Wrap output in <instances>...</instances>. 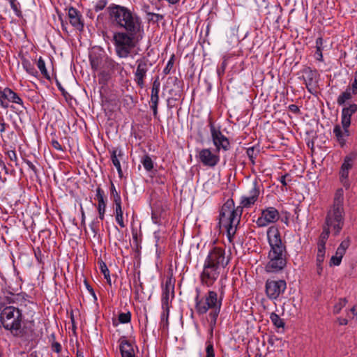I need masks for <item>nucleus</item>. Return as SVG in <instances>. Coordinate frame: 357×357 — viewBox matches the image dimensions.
<instances>
[{
  "label": "nucleus",
  "instance_id": "44",
  "mask_svg": "<svg viewBox=\"0 0 357 357\" xmlns=\"http://www.w3.org/2000/svg\"><path fill=\"white\" fill-rule=\"evenodd\" d=\"M206 357H215L213 346L211 343H210V342L208 343L206 348Z\"/></svg>",
  "mask_w": 357,
  "mask_h": 357
},
{
  "label": "nucleus",
  "instance_id": "23",
  "mask_svg": "<svg viewBox=\"0 0 357 357\" xmlns=\"http://www.w3.org/2000/svg\"><path fill=\"white\" fill-rule=\"evenodd\" d=\"M119 349L122 357H135L131 343L125 337L121 339Z\"/></svg>",
  "mask_w": 357,
  "mask_h": 357
},
{
  "label": "nucleus",
  "instance_id": "18",
  "mask_svg": "<svg viewBox=\"0 0 357 357\" xmlns=\"http://www.w3.org/2000/svg\"><path fill=\"white\" fill-rule=\"evenodd\" d=\"M174 286L172 283L171 279H169L165 282V286L163 289L162 296V307L163 310H169V295L170 291H172V297L174 296Z\"/></svg>",
  "mask_w": 357,
  "mask_h": 357
},
{
  "label": "nucleus",
  "instance_id": "11",
  "mask_svg": "<svg viewBox=\"0 0 357 357\" xmlns=\"http://www.w3.org/2000/svg\"><path fill=\"white\" fill-rule=\"evenodd\" d=\"M280 218L277 209L273 207H269L264 210L261 216L257 220V225L259 227H265L269 223L275 222Z\"/></svg>",
  "mask_w": 357,
  "mask_h": 357
},
{
  "label": "nucleus",
  "instance_id": "21",
  "mask_svg": "<svg viewBox=\"0 0 357 357\" xmlns=\"http://www.w3.org/2000/svg\"><path fill=\"white\" fill-rule=\"evenodd\" d=\"M68 17L70 24L78 30H82L84 24L81 20V15L79 12L74 8L71 7L68 10Z\"/></svg>",
  "mask_w": 357,
  "mask_h": 357
},
{
  "label": "nucleus",
  "instance_id": "35",
  "mask_svg": "<svg viewBox=\"0 0 357 357\" xmlns=\"http://www.w3.org/2000/svg\"><path fill=\"white\" fill-rule=\"evenodd\" d=\"M347 303V298H340L339 302L335 305L333 308V313L338 314L341 311V310L345 306Z\"/></svg>",
  "mask_w": 357,
  "mask_h": 357
},
{
  "label": "nucleus",
  "instance_id": "53",
  "mask_svg": "<svg viewBox=\"0 0 357 357\" xmlns=\"http://www.w3.org/2000/svg\"><path fill=\"white\" fill-rule=\"evenodd\" d=\"M52 145L55 149L62 151L61 145L56 140H52Z\"/></svg>",
  "mask_w": 357,
  "mask_h": 357
},
{
  "label": "nucleus",
  "instance_id": "24",
  "mask_svg": "<svg viewBox=\"0 0 357 357\" xmlns=\"http://www.w3.org/2000/svg\"><path fill=\"white\" fill-rule=\"evenodd\" d=\"M104 191L100 188H98L96 189V198L98 202V211L99 213V218L100 220L104 219V214L105 212L106 204L104 199Z\"/></svg>",
  "mask_w": 357,
  "mask_h": 357
},
{
  "label": "nucleus",
  "instance_id": "8",
  "mask_svg": "<svg viewBox=\"0 0 357 357\" xmlns=\"http://www.w3.org/2000/svg\"><path fill=\"white\" fill-rule=\"evenodd\" d=\"M0 321L13 335L19 334L22 321V310L12 305L6 307L0 314Z\"/></svg>",
  "mask_w": 357,
  "mask_h": 357
},
{
  "label": "nucleus",
  "instance_id": "49",
  "mask_svg": "<svg viewBox=\"0 0 357 357\" xmlns=\"http://www.w3.org/2000/svg\"><path fill=\"white\" fill-rule=\"evenodd\" d=\"M52 349L56 353H59L61 350V346L59 342H54L52 345Z\"/></svg>",
  "mask_w": 357,
  "mask_h": 357
},
{
  "label": "nucleus",
  "instance_id": "12",
  "mask_svg": "<svg viewBox=\"0 0 357 357\" xmlns=\"http://www.w3.org/2000/svg\"><path fill=\"white\" fill-rule=\"evenodd\" d=\"M356 158L355 154H350L344 158V162L341 166L340 171V181L342 185L346 188H349V182L347 179L349 176V170L352 167L353 162Z\"/></svg>",
  "mask_w": 357,
  "mask_h": 357
},
{
  "label": "nucleus",
  "instance_id": "31",
  "mask_svg": "<svg viewBox=\"0 0 357 357\" xmlns=\"http://www.w3.org/2000/svg\"><path fill=\"white\" fill-rule=\"evenodd\" d=\"M333 133L335 134L337 141L342 144L344 145L345 143V140L343 137L344 133L342 131V129L339 125H336L333 129Z\"/></svg>",
  "mask_w": 357,
  "mask_h": 357
},
{
  "label": "nucleus",
  "instance_id": "57",
  "mask_svg": "<svg viewBox=\"0 0 357 357\" xmlns=\"http://www.w3.org/2000/svg\"><path fill=\"white\" fill-rule=\"evenodd\" d=\"M84 284L86 285V289L91 293V294L92 296H95V292H94L93 288L89 284V283L87 282V281L86 280H84Z\"/></svg>",
  "mask_w": 357,
  "mask_h": 357
},
{
  "label": "nucleus",
  "instance_id": "20",
  "mask_svg": "<svg viewBox=\"0 0 357 357\" xmlns=\"http://www.w3.org/2000/svg\"><path fill=\"white\" fill-rule=\"evenodd\" d=\"M123 69V67L112 59L107 56L105 58L102 64V73H113L115 71L121 72Z\"/></svg>",
  "mask_w": 357,
  "mask_h": 357
},
{
  "label": "nucleus",
  "instance_id": "54",
  "mask_svg": "<svg viewBox=\"0 0 357 357\" xmlns=\"http://www.w3.org/2000/svg\"><path fill=\"white\" fill-rule=\"evenodd\" d=\"M169 312V310L168 311L164 310V312L161 316V320L162 321L165 320L167 324V321H168Z\"/></svg>",
  "mask_w": 357,
  "mask_h": 357
},
{
  "label": "nucleus",
  "instance_id": "32",
  "mask_svg": "<svg viewBox=\"0 0 357 357\" xmlns=\"http://www.w3.org/2000/svg\"><path fill=\"white\" fill-rule=\"evenodd\" d=\"M37 66L38 68V69L40 70V71L41 72V74L47 79H50V77L47 73V70L45 68V61L44 60L42 59V57H40L38 61V63H37Z\"/></svg>",
  "mask_w": 357,
  "mask_h": 357
},
{
  "label": "nucleus",
  "instance_id": "22",
  "mask_svg": "<svg viewBox=\"0 0 357 357\" xmlns=\"http://www.w3.org/2000/svg\"><path fill=\"white\" fill-rule=\"evenodd\" d=\"M110 153L112 162L116 168L119 176L122 177L123 172L120 164V159L123 156V152L120 149H114L110 151Z\"/></svg>",
  "mask_w": 357,
  "mask_h": 357
},
{
  "label": "nucleus",
  "instance_id": "25",
  "mask_svg": "<svg viewBox=\"0 0 357 357\" xmlns=\"http://www.w3.org/2000/svg\"><path fill=\"white\" fill-rule=\"evenodd\" d=\"M303 77L307 89L310 91V87L315 83L316 73L310 68L303 70Z\"/></svg>",
  "mask_w": 357,
  "mask_h": 357
},
{
  "label": "nucleus",
  "instance_id": "55",
  "mask_svg": "<svg viewBox=\"0 0 357 357\" xmlns=\"http://www.w3.org/2000/svg\"><path fill=\"white\" fill-rule=\"evenodd\" d=\"M8 155L11 160L15 161L17 160V155L14 151H8Z\"/></svg>",
  "mask_w": 357,
  "mask_h": 357
},
{
  "label": "nucleus",
  "instance_id": "5",
  "mask_svg": "<svg viewBox=\"0 0 357 357\" xmlns=\"http://www.w3.org/2000/svg\"><path fill=\"white\" fill-rule=\"evenodd\" d=\"M222 300V296L218 298V294L214 291H209L205 296L204 301L199 299V295L195 298V310L199 314H206L208 310H211L208 314L211 335L220 311Z\"/></svg>",
  "mask_w": 357,
  "mask_h": 357
},
{
  "label": "nucleus",
  "instance_id": "48",
  "mask_svg": "<svg viewBox=\"0 0 357 357\" xmlns=\"http://www.w3.org/2000/svg\"><path fill=\"white\" fill-rule=\"evenodd\" d=\"M115 205H116V209H115L116 215H118V216L123 215V211L121 208V202L115 203Z\"/></svg>",
  "mask_w": 357,
  "mask_h": 357
},
{
  "label": "nucleus",
  "instance_id": "14",
  "mask_svg": "<svg viewBox=\"0 0 357 357\" xmlns=\"http://www.w3.org/2000/svg\"><path fill=\"white\" fill-rule=\"evenodd\" d=\"M357 111V105L351 104L348 107L343 108L342 112V125L344 133L349 135V127L351 124V117Z\"/></svg>",
  "mask_w": 357,
  "mask_h": 357
},
{
  "label": "nucleus",
  "instance_id": "2",
  "mask_svg": "<svg viewBox=\"0 0 357 357\" xmlns=\"http://www.w3.org/2000/svg\"><path fill=\"white\" fill-rule=\"evenodd\" d=\"M230 261L229 255L220 247L213 248L204 261L200 275L201 282L207 287L212 286L225 271Z\"/></svg>",
  "mask_w": 357,
  "mask_h": 357
},
{
  "label": "nucleus",
  "instance_id": "36",
  "mask_svg": "<svg viewBox=\"0 0 357 357\" xmlns=\"http://www.w3.org/2000/svg\"><path fill=\"white\" fill-rule=\"evenodd\" d=\"M131 314L130 312L126 313H120L119 315V321L121 324H127L130 321Z\"/></svg>",
  "mask_w": 357,
  "mask_h": 357
},
{
  "label": "nucleus",
  "instance_id": "33",
  "mask_svg": "<svg viewBox=\"0 0 357 357\" xmlns=\"http://www.w3.org/2000/svg\"><path fill=\"white\" fill-rule=\"evenodd\" d=\"M259 153V149L257 147L252 146L247 149V155L252 162L255 163V159Z\"/></svg>",
  "mask_w": 357,
  "mask_h": 357
},
{
  "label": "nucleus",
  "instance_id": "51",
  "mask_svg": "<svg viewBox=\"0 0 357 357\" xmlns=\"http://www.w3.org/2000/svg\"><path fill=\"white\" fill-rule=\"evenodd\" d=\"M116 220L118 222V224L120 225L121 227L123 228L126 227L123 220V215H116Z\"/></svg>",
  "mask_w": 357,
  "mask_h": 357
},
{
  "label": "nucleus",
  "instance_id": "50",
  "mask_svg": "<svg viewBox=\"0 0 357 357\" xmlns=\"http://www.w3.org/2000/svg\"><path fill=\"white\" fill-rule=\"evenodd\" d=\"M326 243V241H324L323 239L319 238L317 250H326V247H325Z\"/></svg>",
  "mask_w": 357,
  "mask_h": 357
},
{
  "label": "nucleus",
  "instance_id": "63",
  "mask_svg": "<svg viewBox=\"0 0 357 357\" xmlns=\"http://www.w3.org/2000/svg\"><path fill=\"white\" fill-rule=\"evenodd\" d=\"M90 229L92 231L93 234V236H95L97 234V229L95 228L94 227V223L92 222L91 225H90Z\"/></svg>",
  "mask_w": 357,
  "mask_h": 357
},
{
  "label": "nucleus",
  "instance_id": "59",
  "mask_svg": "<svg viewBox=\"0 0 357 357\" xmlns=\"http://www.w3.org/2000/svg\"><path fill=\"white\" fill-rule=\"evenodd\" d=\"M337 321L340 325H347L348 323L347 319L344 318H338Z\"/></svg>",
  "mask_w": 357,
  "mask_h": 357
},
{
  "label": "nucleus",
  "instance_id": "3",
  "mask_svg": "<svg viewBox=\"0 0 357 357\" xmlns=\"http://www.w3.org/2000/svg\"><path fill=\"white\" fill-rule=\"evenodd\" d=\"M267 236L271 250L268 252V262L265 266L268 273H278L282 271L287 264V250L282 243L278 229L271 227L267 231Z\"/></svg>",
  "mask_w": 357,
  "mask_h": 357
},
{
  "label": "nucleus",
  "instance_id": "40",
  "mask_svg": "<svg viewBox=\"0 0 357 357\" xmlns=\"http://www.w3.org/2000/svg\"><path fill=\"white\" fill-rule=\"evenodd\" d=\"M174 56L173 55L171 59L169 60L166 67L164 68L163 70V73L165 75H167L170 73V70H172V68H173L174 66Z\"/></svg>",
  "mask_w": 357,
  "mask_h": 357
},
{
  "label": "nucleus",
  "instance_id": "9",
  "mask_svg": "<svg viewBox=\"0 0 357 357\" xmlns=\"http://www.w3.org/2000/svg\"><path fill=\"white\" fill-rule=\"evenodd\" d=\"M287 288L286 282L283 280H267L265 289L266 294L268 298L274 300L278 298Z\"/></svg>",
  "mask_w": 357,
  "mask_h": 357
},
{
  "label": "nucleus",
  "instance_id": "6",
  "mask_svg": "<svg viewBox=\"0 0 357 357\" xmlns=\"http://www.w3.org/2000/svg\"><path fill=\"white\" fill-rule=\"evenodd\" d=\"M344 192L342 188L336 190L333 204L328 211L326 217L325 225L332 227L335 231V234L340 233L344 225Z\"/></svg>",
  "mask_w": 357,
  "mask_h": 357
},
{
  "label": "nucleus",
  "instance_id": "61",
  "mask_svg": "<svg viewBox=\"0 0 357 357\" xmlns=\"http://www.w3.org/2000/svg\"><path fill=\"white\" fill-rule=\"evenodd\" d=\"M288 176H289L288 174H285L284 176H281L280 182L282 183V184L284 186L287 185L286 178L288 177Z\"/></svg>",
  "mask_w": 357,
  "mask_h": 357
},
{
  "label": "nucleus",
  "instance_id": "38",
  "mask_svg": "<svg viewBox=\"0 0 357 357\" xmlns=\"http://www.w3.org/2000/svg\"><path fill=\"white\" fill-rule=\"evenodd\" d=\"M10 3L11 8L13 10V11L15 12V15L19 17H22V12L16 3V0H10Z\"/></svg>",
  "mask_w": 357,
  "mask_h": 357
},
{
  "label": "nucleus",
  "instance_id": "15",
  "mask_svg": "<svg viewBox=\"0 0 357 357\" xmlns=\"http://www.w3.org/2000/svg\"><path fill=\"white\" fill-rule=\"evenodd\" d=\"M34 324L33 321H28L24 323V326L22 328V325L20 327V332L17 335H13L14 336L19 337L22 338L25 341H31L33 340L35 337V332H34Z\"/></svg>",
  "mask_w": 357,
  "mask_h": 357
},
{
  "label": "nucleus",
  "instance_id": "29",
  "mask_svg": "<svg viewBox=\"0 0 357 357\" xmlns=\"http://www.w3.org/2000/svg\"><path fill=\"white\" fill-rule=\"evenodd\" d=\"M141 162L146 171L150 172L153 169V162L148 155L142 158Z\"/></svg>",
  "mask_w": 357,
  "mask_h": 357
},
{
  "label": "nucleus",
  "instance_id": "52",
  "mask_svg": "<svg viewBox=\"0 0 357 357\" xmlns=\"http://www.w3.org/2000/svg\"><path fill=\"white\" fill-rule=\"evenodd\" d=\"M352 93L354 94L357 93V73H356L354 82L352 84Z\"/></svg>",
  "mask_w": 357,
  "mask_h": 357
},
{
  "label": "nucleus",
  "instance_id": "4",
  "mask_svg": "<svg viewBox=\"0 0 357 357\" xmlns=\"http://www.w3.org/2000/svg\"><path fill=\"white\" fill-rule=\"evenodd\" d=\"M107 10L113 24L126 31H139L141 24L139 18L130 9L113 3L107 8Z\"/></svg>",
  "mask_w": 357,
  "mask_h": 357
},
{
  "label": "nucleus",
  "instance_id": "39",
  "mask_svg": "<svg viewBox=\"0 0 357 357\" xmlns=\"http://www.w3.org/2000/svg\"><path fill=\"white\" fill-rule=\"evenodd\" d=\"M111 192L114 197V203L121 202V196H120L119 193L116 191V190L112 183V186H111Z\"/></svg>",
  "mask_w": 357,
  "mask_h": 357
},
{
  "label": "nucleus",
  "instance_id": "7",
  "mask_svg": "<svg viewBox=\"0 0 357 357\" xmlns=\"http://www.w3.org/2000/svg\"><path fill=\"white\" fill-rule=\"evenodd\" d=\"M137 32L119 31L114 33L113 40L116 55L120 58H127L136 47L137 41L135 36Z\"/></svg>",
  "mask_w": 357,
  "mask_h": 357
},
{
  "label": "nucleus",
  "instance_id": "47",
  "mask_svg": "<svg viewBox=\"0 0 357 357\" xmlns=\"http://www.w3.org/2000/svg\"><path fill=\"white\" fill-rule=\"evenodd\" d=\"M322 44H323V40L321 38H318L317 40H316V47H317V52H320V59L322 58V53H321V46H322Z\"/></svg>",
  "mask_w": 357,
  "mask_h": 357
},
{
  "label": "nucleus",
  "instance_id": "34",
  "mask_svg": "<svg viewBox=\"0 0 357 357\" xmlns=\"http://www.w3.org/2000/svg\"><path fill=\"white\" fill-rule=\"evenodd\" d=\"M100 268L101 273H103L105 278L107 280V282L111 284V279L109 276V271L106 265V264L103 261L100 262Z\"/></svg>",
  "mask_w": 357,
  "mask_h": 357
},
{
  "label": "nucleus",
  "instance_id": "28",
  "mask_svg": "<svg viewBox=\"0 0 357 357\" xmlns=\"http://www.w3.org/2000/svg\"><path fill=\"white\" fill-rule=\"evenodd\" d=\"M270 319L275 326L277 328H283L284 326V321L275 312H272Z\"/></svg>",
  "mask_w": 357,
  "mask_h": 357
},
{
  "label": "nucleus",
  "instance_id": "19",
  "mask_svg": "<svg viewBox=\"0 0 357 357\" xmlns=\"http://www.w3.org/2000/svg\"><path fill=\"white\" fill-rule=\"evenodd\" d=\"M3 100L8 105L9 102H13L20 105L22 108H24L21 98L9 88H5L3 90Z\"/></svg>",
  "mask_w": 357,
  "mask_h": 357
},
{
  "label": "nucleus",
  "instance_id": "16",
  "mask_svg": "<svg viewBox=\"0 0 357 357\" xmlns=\"http://www.w3.org/2000/svg\"><path fill=\"white\" fill-rule=\"evenodd\" d=\"M160 82L158 77H157L153 82L151 94V109H153V114L154 117L157 116L158 114V104L159 101V91H160Z\"/></svg>",
  "mask_w": 357,
  "mask_h": 357
},
{
  "label": "nucleus",
  "instance_id": "62",
  "mask_svg": "<svg viewBox=\"0 0 357 357\" xmlns=\"http://www.w3.org/2000/svg\"><path fill=\"white\" fill-rule=\"evenodd\" d=\"M57 86L59 87V89L62 92V94L66 97V95L68 93L64 90V89L61 86V85L59 83H57Z\"/></svg>",
  "mask_w": 357,
  "mask_h": 357
},
{
  "label": "nucleus",
  "instance_id": "64",
  "mask_svg": "<svg viewBox=\"0 0 357 357\" xmlns=\"http://www.w3.org/2000/svg\"><path fill=\"white\" fill-rule=\"evenodd\" d=\"M26 164L33 171H36V167L32 162H31L30 161H26Z\"/></svg>",
  "mask_w": 357,
  "mask_h": 357
},
{
  "label": "nucleus",
  "instance_id": "58",
  "mask_svg": "<svg viewBox=\"0 0 357 357\" xmlns=\"http://www.w3.org/2000/svg\"><path fill=\"white\" fill-rule=\"evenodd\" d=\"M323 267L322 264H317V273L319 275L322 274Z\"/></svg>",
  "mask_w": 357,
  "mask_h": 357
},
{
  "label": "nucleus",
  "instance_id": "10",
  "mask_svg": "<svg viewBox=\"0 0 357 357\" xmlns=\"http://www.w3.org/2000/svg\"><path fill=\"white\" fill-rule=\"evenodd\" d=\"M210 128L213 142L217 151H219L220 149L225 151L228 150L229 148L228 139L222 135L220 130L216 129L212 123H210Z\"/></svg>",
  "mask_w": 357,
  "mask_h": 357
},
{
  "label": "nucleus",
  "instance_id": "46",
  "mask_svg": "<svg viewBox=\"0 0 357 357\" xmlns=\"http://www.w3.org/2000/svg\"><path fill=\"white\" fill-rule=\"evenodd\" d=\"M152 220L155 224L161 225V215L158 214L156 211L152 212Z\"/></svg>",
  "mask_w": 357,
  "mask_h": 357
},
{
  "label": "nucleus",
  "instance_id": "30",
  "mask_svg": "<svg viewBox=\"0 0 357 357\" xmlns=\"http://www.w3.org/2000/svg\"><path fill=\"white\" fill-rule=\"evenodd\" d=\"M351 98V89H347L344 92H343L337 98V103L340 105H343L346 100H348Z\"/></svg>",
  "mask_w": 357,
  "mask_h": 357
},
{
  "label": "nucleus",
  "instance_id": "43",
  "mask_svg": "<svg viewBox=\"0 0 357 357\" xmlns=\"http://www.w3.org/2000/svg\"><path fill=\"white\" fill-rule=\"evenodd\" d=\"M350 245V241L349 238L344 240L340 243V246L337 248L340 250L342 251L343 252H346L347 249L349 248Z\"/></svg>",
  "mask_w": 357,
  "mask_h": 357
},
{
  "label": "nucleus",
  "instance_id": "45",
  "mask_svg": "<svg viewBox=\"0 0 357 357\" xmlns=\"http://www.w3.org/2000/svg\"><path fill=\"white\" fill-rule=\"evenodd\" d=\"M106 5H107L106 0H100L95 6V10L96 12L102 10L104 8H105Z\"/></svg>",
  "mask_w": 357,
  "mask_h": 357
},
{
  "label": "nucleus",
  "instance_id": "37",
  "mask_svg": "<svg viewBox=\"0 0 357 357\" xmlns=\"http://www.w3.org/2000/svg\"><path fill=\"white\" fill-rule=\"evenodd\" d=\"M148 15V20L149 21H152L153 22H158L159 21L162 20L164 17L162 15L153 13H147Z\"/></svg>",
  "mask_w": 357,
  "mask_h": 357
},
{
  "label": "nucleus",
  "instance_id": "27",
  "mask_svg": "<svg viewBox=\"0 0 357 357\" xmlns=\"http://www.w3.org/2000/svg\"><path fill=\"white\" fill-rule=\"evenodd\" d=\"M344 254L342 251L337 249L335 255L331 258L330 266H339Z\"/></svg>",
  "mask_w": 357,
  "mask_h": 357
},
{
  "label": "nucleus",
  "instance_id": "56",
  "mask_svg": "<svg viewBox=\"0 0 357 357\" xmlns=\"http://www.w3.org/2000/svg\"><path fill=\"white\" fill-rule=\"evenodd\" d=\"M289 109L291 112L294 113H298L299 112V108L296 105H290Z\"/></svg>",
  "mask_w": 357,
  "mask_h": 357
},
{
  "label": "nucleus",
  "instance_id": "13",
  "mask_svg": "<svg viewBox=\"0 0 357 357\" xmlns=\"http://www.w3.org/2000/svg\"><path fill=\"white\" fill-rule=\"evenodd\" d=\"M199 159L205 166L213 167L220 160L219 155L213 153L208 149H203L199 152Z\"/></svg>",
  "mask_w": 357,
  "mask_h": 357
},
{
  "label": "nucleus",
  "instance_id": "42",
  "mask_svg": "<svg viewBox=\"0 0 357 357\" xmlns=\"http://www.w3.org/2000/svg\"><path fill=\"white\" fill-rule=\"evenodd\" d=\"M330 233V227L324 225L323 228V231L321 232L319 238L323 239L324 241H327Z\"/></svg>",
  "mask_w": 357,
  "mask_h": 357
},
{
  "label": "nucleus",
  "instance_id": "41",
  "mask_svg": "<svg viewBox=\"0 0 357 357\" xmlns=\"http://www.w3.org/2000/svg\"><path fill=\"white\" fill-rule=\"evenodd\" d=\"M326 250H317V264H323L325 259Z\"/></svg>",
  "mask_w": 357,
  "mask_h": 357
},
{
  "label": "nucleus",
  "instance_id": "60",
  "mask_svg": "<svg viewBox=\"0 0 357 357\" xmlns=\"http://www.w3.org/2000/svg\"><path fill=\"white\" fill-rule=\"evenodd\" d=\"M5 128H6V123H4L3 119H1L0 121V132H4Z\"/></svg>",
  "mask_w": 357,
  "mask_h": 357
},
{
  "label": "nucleus",
  "instance_id": "26",
  "mask_svg": "<svg viewBox=\"0 0 357 357\" xmlns=\"http://www.w3.org/2000/svg\"><path fill=\"white\" fill-rule=\"evenodd\" d=\"M104 60L98 56L92 55L90 56V63L94 70H102Z\"/></svg>",
  "mask_w": 357,
  "mask_h": 357
},
{
  "label": "nucleus",
  "instance_id": "17",
  "mask_svg": "<svg viewBox=\"0 0 357 357\" xmlns=\"http://www.w3.org/2000/svg\"><path fill=\"white\" fill-rule=\"evenodd\" d=\"M137 67L135 73V81L142 89L144 86V78L148 71L147 63L144 61H137Z\"/></svg>",
  "mask_w": 357,
  "mask_h": 357
},
{
  "label": "nucleus",
  "instance_id": "1",
  "mask_svg": "<svg viewBox=\"0 0 357 357\" xmlns=\"http://www.w3.org/2000/svg\"><path fill=\"white\" fill-rule=\"evenodd\" d=\"M259 195V189L255 184L250 192L248 197H242L241 204L242 206H238L234 208V201L228 199L222 206L220 213L219 224L221 228L226 230L229 240L231 241V238L236 231L237 225L240 222L242 214V207L248 208L257 201Z\"/></svg>",
  "mask_w": 357,
  "mask_h": 357
}]
</instances>
